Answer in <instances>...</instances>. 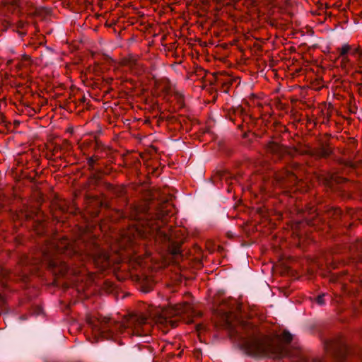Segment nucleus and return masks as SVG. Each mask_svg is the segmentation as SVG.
<instances>
[{
	"label": "nucleus",
	"instance_id": "nucleus-10",
	"mask_svg": "<svg viewBox=\"0 0 362 362\" xmlns=\"http://www.w3.org/2000/svg\"><path fill=\"white\" fill-rule=\"evenodd\" d=\"M38 310H38V312L36 313V315H39V314L40 313V312H41V308H38Z\"/></svg>",
	"mask_w": 362,
	"mask_h": 362
},
{
	"label": "nucleus",
	"instance_id": "nucleus-6",
	"mask_svg": "<svg viewBox=\"0 0 362 362\" xmlns=\"http://www.w3.org/2000/svg\"><path fill=\"white\" fill-rule=\"evenodd\" d=\"M157 232H158V234H160V235H163V238H164V239L165 240H168V241H170L171 240V238H172L171 236L169 235L168 234H167L165 232L162 231L160 229Z\"/></svg>",
	"mask_w": 362,
	"mask_h": 362
},
{
	"label": "nucleus",
	"instance_id": "nucleus-3",
	"mask_svg": "<svg viewBox=\"0 0 362 362\" xmlns=\"http://www.w3.org/2000/svg\"><path fill=\"white\" fill-rule=\"evenodd\" d=\"M49 268L52 270L53 274L57 277H62L67 279L77 275V272L70 268L66 264L53 258H49L47 262Z\"/></svg>",
	"mask_w": 362,
	"mask_h": 362
},
{
	"label": "nucleus",
	"instance_id": "nucleus-2",
	"mask_svg": "<svg viewBox=\"0 0 362 362\" xmlns=\"http://www.w3.org/2000/svg\"><path fill=\"white\" fill-rule=\"evenodd\" d=\"M237 308L240 313L235 314V318L246 331L245 334L240 337L241 345L246 352L253 356L277 357L279 354V346L269 337L261 334L251 322L245 320L240 305Z\"/></svg>",
	"mask_w": 362,
	"mask_h": 362
},
{
	"label": "nucleus",
	"instance_id": "nucleus-4",
	"mask_svg": "<svg viewBox=\"0 0 362 362\" xmlns=\"http://www.w3.org/2000/svg\"><path fill=\"white\" fill-rule=\"evenodd\" d=\"M277 337L286 343H289L293 339V335L287 330H283L281 333L277 334Z\"/></svg>",
	"mask_w": 362,
	"mask_h": 362
},
{
	"label": "nucleus",
	"instance_id": "nucleus-7",
	"mask_svg": "<svg viewBox=\"0 0 362 362\" xmlns=\"http://www.w3.org/2000/svg\"><path fill=\"white\" fill-rule=\"evenodd\" d=\"M349 49L350 47L348 45H344L341 49V54H346L349 52Z\"/></svg>",
	"mask_w": 362,
	"mask_h": 362
},
{
	"label": "nucleus",
	"instance_id": "nucleus-1",
	"mask_svg": "<svg viewBox=\"0 0 362 362\" xmlns=\"http://www.w3.org/2000/svg\"><path fill=\"white\" fill-rule=\"evenodd\" d=\"M146 321V317L134 314L124 316L120 321L102 316H89L87 318V322L95 339H113L115 335L123 330H127L128 334L140 336L138 327L145 324Z\"/></svg>",
	"mask_w": 362,
	"mask_h": 362
},
{
	"label": "nucleus",
	"instance_id": "nucleus-12",
	"mask_svg": "<svg viewBox=\"0 0 362 362\" xmlns=\"http://www.w3.org/2000/svg\"><path fill=\"white\" fill-rule=\"evenodd\" d=\"M96 261V264H99V260H95Z\"/></svg>",
	"mask_w": 362,
	"mask_h": 362
},
{
	"label": "nucleus",
	"instance_id": "nucleus-11",
	"mask_svg": "<svg viewBox=\"0 0 362 362\" xmlns=\"http://www.w3.org/2000/svg\"><path fill=\"white\" fill-rule=\"evenodd\" d=\"M103 258L104 260H107V257H106V256L105 255H103Z\"/></svg>",
	"mask_w": 362,
	"mask_h": 362
},
{
	"label": "nucleus",
	"instance_id": "nucleus-8",
	"mask_svg": "<svg viewBox=\"0 0 362 362\" xmlns=\"http://www.w3.org/2000/svg\"><path fill=\"white\" fill-rule=\"evenodd\" d=\"M228 323V326L230 327H233V325H232V322H230V317H227V319H226Z\"/></svg>",
	"mask_w": 362,
	"mask_h": 362
},
{
	"label": "nucleus",
	"instance_id": "nucleus-9",
	"mask_svg": "<svg viewBox=\"0 0 362 362\" xmlns=\"http://www.w3.org/2000/svg\"><path fill=\"white\" fill-rule=\"evenodd\" d=\"M144 287V289H143V291L145 292V293H148V292H150V289L148 288H145L144 286H142Z\"/></svg>",
	"mask_w": 362,
	"mask_h": 362
},
{
	"label": "nucleus",
	"instance_id": "nucleus-5",
	"mask_svg": "<svg viewBox=\"0 0 362 362\" xmlns=\"http://www.w3.org/2000/svg\"><path fill=\"white\" fill-rule=\"evenodd\" d=\"M324 296H311L309 299L312 303L317 304V305H325V299Z\"/></svg>",
	"mask_w": 362,
	"mask_h": 362
}]
</instances>
